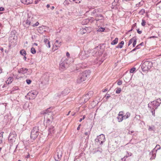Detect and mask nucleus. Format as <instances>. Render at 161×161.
I'll use <instances>...</instances> for the list:
<instances>
[{"instance_id": "45", "label": "nucleus", "mask_w": 161, "mask_h": 161, "mask_svg": "<svg viewBox=\"0 0 161 161\" xmlns=\"http://www.w3.org/2000/svg\"><path fill=\"white\" fill-rule=\"evenodd\" d=\"M105 97H106V99L107 100L110 97V96L109 94H108L107 93L105 95Z\"/></svg>"}, {"instance_id": "7", "label": "nucleus", "mask_w": 161, "mask_h": 161, "mask_svg": "<svg viewBox=\"0 0 161 161\" xmlns=\"http://www.w3.org/2000/svg\"><path fill=\"white\" fill-rule=\"evenodd\" d=\"M104 135L103 134H101L97 136V138L95 139V141L97 144L101 145L104 142Z\"/></svg>"}, {"instance_id": "14", "label": "nucleus", "mask_w": 161, "mask_h": 161, "mask_svg": "<svg viewBox=\"0 0 161 161\" xmlns=\"http://www.w3.org/2000/svg\"><path fill=\"white\" fill-rule=\"evenodd\" d=\"M28 69L26 68H21L18 70V72L20 74H25L28 71Z\"/></svg>"}, {"instance_id": "20", "label": "nucleus", "mask_w": 161, "mask_h": 161, "mask_svg": "<svg viewBox=\"0 0 161 161\" xmlns=\"http://www.w3.org/2000/svg\"><path fill=\"white\" fill-rule=\"evenodd\" d=\"M124 44V42L123 41H122L117 46H116V48H121L122 47Z\"/></svg>"}, {"instance_id": "57", "label": "nucleus", "mask_w": 161, "mask_h": 161, "mask_svg": "<svg viewBox=\"0 0 161 161\" xmlns=\"http://www.w3.org/2000/svg\"><path fill=\"white\" fill-rule=\"evenodd\" d=\"M74 2H75L77 3H80V1L79 0H75Z\"/></svg>"}, {"instance_id": "36", "label": "nucleus", "mask_w": 161, "mask_h": 161, "mask_svg": "<svg viewBox=\"0 0 161 161\" xmlns=\"http://www.w3.org/2000/svg\"><path fill=\"white\" fill-rule=\"evenodd\" d=\"M87 28H86V29H82L81 31V33L83 34L86 33V29H87Z\"/></svg>"}, {"instance_id": "26", "label": "nucleus", "mask_w": 161, "mask_h": 161, "mask_svg": "<svg viewBox=\"0 0 161 161\" xmlns=\"http://www.w3.org/2000/svg\"><path fill=\"white\" fill-rule=\"evenodd\" d=\"M92 51V55L93 56H95L97 51V47H96L93 49Z\"/></svg>"}, {"instance_id": "59", "label": "nucleus", "mask_w": 161, "mask_h": 161, "mask_svg": "<svg viewBox=\"0 0 161 161\" xmlns=\"http://www.w3.org/2000/svg\"><path fill=\"white\" fill-rule=\"evenodd\" d=\"M4 10V8L2 7H0V11H3Z\"/></svg>"}, {"instance_id": "27", "label": "nucleus", "mask_w": 161, "mask_h": 161, "mask_svg": "<svg viewBox=\"0 0 161 161\" xmlns=\"http://www.w3.org/2000/svg\"><path fill=\"white\" fill-rule=\"evenodd\" d=\"M12 81L13 78L12 77H9L6 81V83L8 84H10L12 82Z\"/></svg>"}, {"instance_id": "31", "label": "nucleus", "mask_w": 161, "mask_h": 161, "mask_svg": "<svg viewBox=\"0 0 161 161\" xmlns=\"http://www.w3.org/2000/svg\"><path fill=\"white\" fill-rule=\"evenodd\" d=\"M29 19L30 18L26 20L25 23L27 25H31L32 26V24H31L32 23V22L30 21V20Z\"/></svg>"}, {"instance_id": "5", "label": "nucleus", "mask_w": 161, "mask_h": 161, "mask_svg": "<svg viewBox=\"0 0 161 161\" xmlns=\"http://www.w3.org/2000/svg\"><path fill=\"white\" fill-rule=\"evenodd\" d=\"M39 129L38 126L34 127L31 132V138L34 140L37 138L39 135Z\"/></svg>"}, {"instance_id": "35", "label": "nucleus", "mask_w": 161, "mask_h": 161, "mask_svg": "<svg viewBox=\"0 0 161 161\" xmlns=\"http://www.w3.org/2000/svg\"><path fill=\"white\" fill-rule=\"evenodd\" d=\"M121 91V88H117L116 89V90L115 92H116V93L117 94H119V93H120Z\"/></svg>"}, {"instance_id": "37", "label": "nucleus", "mask_w": 161, "mask_h": 161, "mask_svg": "<svg viewBox=\"0 0 161 161\" xmlns=\"http://www.w3.org/2000/svg\"><path fill=\"white\" fill-rule=\"evenodd\" d=\"M145 13V10L144 9H142L139 12V13L143 15Z\"/></svg>"}, {"instance_id": "56", "label": "nucleus", "mask_w": 161, "mask_h": 161, "mask_svg": "<svg viewBox=\"0 0 161 161\" xmlns=\"http://www.w3.org/2000/svg\"><path fill=\"white\" fill-rule=\"evenodd\" d=\"M80 67L82 68V69H83L84 68H85L86 67V66H84L83 65V64H80Z\"/></svg>"}, {"instance_id": "1", "label": "nucleus", "mask_w": 161, "mask_h": 161, "mask_svg": "<svg viewBox=\"0 0 161 161\" xmlns=\"http://www.w3.org/2000/svg\"><path fill=\"white\" fill-rule=\"evenodd\" d=\"M91 73V71L89 70H86L80 74L78 76L77 79V82L78 83L85 81L89 76Z\"/></svg>"}, {"instance_id": "22", "label": "nucleus", "mask_w": 161, "mask_h": 161, "mask_svg": "<svg viewBox=\"0 0 161 161\" xmlns=\"http://www.w3.org/2000/svg\"><path fill=\"white\" fill-rule=\"evenodd\" d=\"M61 42L56 40L54 44L56 47H59L61 45Z\"/></svg>"}, {"instance_id": "3", "label": "nucleus", "mask_w": 161, "mask_h": 161, "mask_svg": "<svg viewBox=\"0 0 161 161\" xmlns=\"http://www.w3.org/2000/svg\"><path fill=\"white\" fill-rule=\"evenodd\" d=\"M153 66L152 62L149 61H146L142 64V69L143 71H147Z\"/></svg>"}, {"instance_id": "4", "label": "nucleus", "mask_w": 161, "mask_h": 161, "mask_svg": "<svg viewBox=\"0 0 161 161\" xmlns=\"http://www.w3.org/2000/svg\"><path fill=\"white\" fill-rule=\"evenodd\" d=\"M69 62L68 59L65 58H63L60 62L59 68L61 69H66L69 66Z\"/></svg>"}, {"instance_id": "48", "label": "nucleus", "mask_w": 161, "mask_h": 161, "mask_svg": "<svg viewBox=\"0 0 161 161\" xmlns=\"http://www.w3.org/2000/svg\"><path fill=\"white\" fill-rule=\"evenodd\" d=\"M122 84V81L120 80H119L117 82V84L118 85H120Z\"/></svg>"}, {"instance_id": "10", "label": "nucleus", "mask_w": 161, "mask_h": 161, "mask_svg": "<svg viewBox=\"0 0 161 161\" xmlns=\"http://www.w3.org/2000/svg\"><path fill=\"white\" fill-rule=\"evenodd\" d=\"M156 102V101H155L151 102L148 104V107L150 109H156L159 106V104L157 103Z\"/></svg>"}, {"instance_id": "15", "label": "nucleus", "mask_w": 161, "mask_h": 161, "mask_svg": "<svg viewBox=\"0 0 161 161\" xmlns=\"http://www.w3.org/2000/svg\"><path fill=\"white\" fill-rule=\"evenodd\" d=\"M99 11L98 9H95L92 12L91 15L95 17L99 14Z\"/></svg>"}, {"instance_id": "8", "label": "nucleus", "mask_w": 161, "mask_h": 161, "mask_svg": "<svg viewBox=\"0 0 161 161\" xmlns=\"http://www.w3.org/2000/svg\"><path fill=\"white\" fill-rule=\"evenodd\" d=\"M16 134L15 131L11 132L8 137V141L11 143H13L15 141L16 137Z\"/></svg>"}, {"instance_id": "29", "label": "nucleus", "mask_w": 161, "mask_h": 161, "mask_svg": "<svg viewBox=\"0 0 161 161\" xmlns=\"http://www.w3.org/2000/svg\"><path fill=\"white\" fill-rule=\"evenodd\" d=\"M136 38V37H134L130 40L128 44V46H130L132 42H133Z\"/></svg>"}, {"instance_id": "28", "label": "nucleus", "mask_w": 161, "mask_h": 161, "mask_svg": "<svg viewBox=\"0 0 161 161\" xmlns=\"http://www.w3.org/2000/svg\"><path fill=\"white\" fill-rule=\"evenodd\" d=\"M20 53L23 56L26 55V52L24 49L21 50L20 51Z\"/></svg>"}, {"instance_id": "63", "label": "nucleus", "mask_w": 161, "mask_h": 161, "mask_svg": "<svg viewBox=\"0 0 161 161\" xmlns=\"http://www.w3.org/2000/svg\"><path fill=\"white\" fill-rule=\"evenodd\" d=\"M137 49H136V47L133 49L131 51V52H133V51H135Z\"/></svg>"}, {"instance_id": "33", "label": "nucleus", "mask_w": 161, "mask_h": 161, "mask_svg": "<svg viewBox=\"0 0 161 161\" xmlns=\"http://www.w3.org/2000/svg\"><path fill=\"white\" fill-rule=\"evenodd\" d=\"M104 30H105V29L104 28L100 27L97 30V31L98 32H102L104 31Z\"/></svg>"}, {"instance_id": "60", "label": "nucleus", "mask_w": 161, "mask_h": 161, "mask_svg": "<svg viewBox=\"0 0 161 161\" xmlns=\"http://www.w3.org/2000/svg\"><path fill=\"white\" fill-rule=\"evenodd\" d=\"M136 47V49H140V45H137Z\"/></svg>"}, {"instance_id": "16", "label": "nucleus", "mask_w": 161, "mask_h": 161, "mask_svg": "<svg viewBox=\"0 0 161 161\" xmlns=\"http://www.w3.org/2000/svg\"><path fill=\"white\" fill-rule=\"evenodd\" d=\"M96 18L95 19V20L97 21L99 20H103V16L101 14H98V15L97 16V17H96Z\"/></svg>"}, {"instance_id": "23", "label": "nucleus", "mask_w": 161, "mask_h": 161, "mask_svg": "<svg viewBox=\"0 0 161 161\" xmlns=\"http://www.w3.org/2000/svg\"><path fill=\"white\" fill-rule=\"evenodd\" d=\"M160 148L161 147L159 145H157L153 149V151H154V152H155V153H156L157 150L160 149Z\"/></svg>"}, {"instance_id": "30", "label": "nucleus", "mask_w": 161, "mask_h": 161, "mask_svg": "<svg viewBox=\"0 0 161 161\" xmlns=\"http://www.w3.org/2000/svg\"><path fill=\"white\" fill-rule=\"evenodd\" d=\"M130 116V114L129 112H127L125 114L124 116V119H126Z\"/></svg>"}, {"instance_id": "61", "label": "nucleus", "mask_w": 161, "mask_h": 161, "mask_svg": "<svg viewBox=\"0 0 161 161\" xmlns=\"http://www.w3.org/2000/svg\"><path fill=\"white\" fill-rule=\"evenodd\" d=\"M80 126H81V124H80L79 125L77 129L78 130H80Z\"/></svg>"}, {"instance_id": "53", "label": "nucleus", "mask_w": 161, "mask_h": 161, "mask_svg": "<svg viewBox=\"0 0 161 161\" xmlns=\"http://www.w3.org/2000/svg\"><path fill=\"white\" fill-rule=\"evenodd\" d=\"M155 109H150L151 110V112L152 114V115L154 116H155Z\"/></svg>"}, {"instance_id": "46", "label": "nucleus", "mask_w": 161, "mask_h": 161, "mask_svg": "<svg viewBox=\"0 0 161 161\" xmlns=\"http://www.w3.org/2000/svg\"><path fill=\"white\" fill-rule=\"evenodd\" d=\"M136 68H132L130 69V72L131 73H133L134 72Z\"/></svg>"}, {"instance_id": "13", "label": "nucleus", "mask_w": 161, "mask_h": 161, "mask_svg": "<svg viewBox=\"0 0 161 161\" xmlns=\"http://www.w3.org/2000/svg\"><path fill=\"white\" fill-rule=\"evenodd\" d=\"M43 80L41 83L44 84H47L49 81V77L48 76L44 75L42 77Z\"/></svg>"}, {"instance_id": "9", "label": "nucleus", "mask_w": 161, "mask_h": 161, "mask_svg": "<svg viewBox=\"0 0 161 161\" xmlns=\"http://www.w3.org/2000/svg\"><path fill=\"white\" fill-rule=\"evenodd\" d=\"M93 92L92 91H90L83 96L81 98L82 100H84V103L87 102L90 98L93 95Z\"/></svg>"}, {"instance_id": "47", "label": "nucleus", "mask_w": 161, "mask_h": 161, "mask_svg": "<svg viewBox=\"0 0 161 161\" xmlns=\"http://www.w3.org/2000/svg\"><path fill=\"white\" fill-rule=\"evenodd\" d=\"M119 116H120V117H124V115L123 114V112L122 111H120L118 114Z\"/></svg>"}, {"instance_id": "64", "label": "nucleus", "mask_w": 161, "mask_h": 161, "mask_svg": "<svg viewBox=\"0 0 161 161\" xmlns=\"http://www.w3.org/2000/svg\"><path fill=\"white\" fill-rule=\"evenodd\" d=\"M46 7H47V8H48L50 7V5L49 4H47V6H46Z\"/></svg>"}, {"instance_id": "12", "label": "nucleus", "mask_w": 161, "mask_h": 161, "mask_svg": "<svg viewBox=\"0 0 161 161\" xmlns=\"http://www.w3.org/2000/svg\"><path fill=\"white\" fill-rule=\"evenodd\" d=\"M48 135H52L55 132V129L54 127L52 126H50L48 128Z\"/></svg>"}, {"instance_id": "24", "label": "nucleus", "mask_w": 161, "mask_h": 161, "mask_svg": "<svg viewBox=\"0 0 161 161\" xmlns=\"http://www.w3.org/2000/svg\"><path fill=\"white\" fill-rule=\"evenodd\" d=\"M118 38H116L114 40H113L111 44L112 45H114L117 44L118 42Z\"/></svg>"}, {"instance_id": "52", "label": "nucleus", "mask_w": 161, "mask_h": 161, "mask_svg": "<svg viewBox=\"0 0 161 161\" xmlns=\"http://www.w3.org/2000/svg\"><path fill=\"white\" fill-rule=\"evenodd\" d=\"M26 82L28 84H31V81L30 80L27 79L26 80Z\"/></svg>"}, {"instance_id": "43", "label": "nucleus", "mask_w": 161, "mask_h": 161, "mask_svg": "<svg viewBox=\"0 0 161 161\" xmlns=\"http://www.w3.org/2000/svg\"><path fill=\"white\" fill-rule=\"evenodd\" d=\"M136 43V38L135 39V40L133 42L132 45H133V47H134L135 46Z\"/></svg>"}, {"instance_id": "6", "label": "nucleus", "mask_w": 161, "mask_h": 161, "mask_svg": "<svg viewBox=\"0 0 161 161\" xmlns=\"http://www.w3.org/2000/svg\"><path fill=\"white\" fill-rule=\"evenodd\" d=\"M90 50H87V51H82L80 52L79 54V57L81 59H84L90 56Z\"/></svg>"}, {"instance_id": "55", "label": "nucleus", "mask_w": 161, "mask_h": 161, "mask_svg": "<svg viewBox=\"0 0 161 161\" xmlns=\"http://www.w3.org/2000/svg\"><path fill=\"white\" fill-rule=\"evenodd\" d=\"M85 117H86L85 115H84L83 117L82 118H81L79 120V121L80 122H81L82 120H83L85 119Z\"/></svg>"}, {"instance_id": "41", "label": "nucleus", "mask_w": 161, "mask_h": 161, "mask_svg": "<svg viewBox=\"0 0 161 161\" xmlns=\"http://www.w3.org/2000/svg\"><path fill=\"white\" fill-rule=\"evenodd\" d=\"M156 101L157 103H158V104H159V105H160V104L161 103V100L160 98H158L157 99V100L156 101Z\"/></svg>"}, {"instance_id": "44", "label": "nucleus", "mask_w": 161, "mask_h": 161, "mask_svg": "<svg viewBox=\"0 0 161 161\" xmlns=\"http://www.w3.org/2000/svg\"><path fill=\"white\" fill-rule=\"evenodd\" d=\"M146 22L144 19H142L141 23L142 25L144 26L146 25Z\"/></svg>"}, {"instance_id": "21", "label": "nucleus", "mask_w": 161, "mask_h": 161, "mask_svg": "<svg viewBox=\"0 0 161 161\" xmlns=\"http://www.w3.org/2000/svg\"><path fill=\"white\" fill-rule=\"evenodd\" d=\"M150 154H151L152 155V156L151 157L150 159H154L156 156V153H155V152H154V151H153V150L150 153Z\"/></svg>"}, {"instance_id": "19", "label": "nucleus", "mask_w": 161, "mask_h": 161, "mask_svg": "<svg viewBox=\"0 0 161 161\" xmlns=\"http://www.w3.org/2000/svg\"><path fill=\"white\" fill-rule=\"evenodd\" d=\"M44 41L45 43L46 44V46L48 48H50L51 46L49 41L47 39H45L44 40Z\"/></svg>"}, {"instance_id": "54", "label": "nucleus", "mask_w": 161, "mask_h": 161, "mask_svg": "<svg viewBox=\"0 0 161 161\" xmlns=\"http://www.w3.org/2000/svg\"><path fill=\"white\" fill-rule=\"evenodd\" d=\"M137 33L139 34H141L142 33V31H140L139 29H136Z\"/></svg>"}, {"instance_id": "40", "label": "nucleus", "mask_w": 161, "mask_h": 161, "mask_svg": "<svg viewBox=\"0 0 161 161\" xmlns=\"http://www.w3.org/2000/svg\"><path fill=\"white\" fill-rule=\"evenodd\" d=\"M117 5V4L115 3V2H113L112 3V8H114Z\"/></svg>"}, {"instance_id": "50", "label": "nucleus", "mask_w": 161, "mask_h": 161, "mask_svg": "<svg viewBox=\"0 0 161 161\" xmlns=\"http://www.w3.org/2000/svg\"><path fill=\"white\" fill-rule=\"evenodd\" d=\"M85 135L88 136V138L89 137V135L90 134V131H88V132H86L85 133Z\"/></svg>"}, {"instance_id": "58", "label": "nucleus", "mask_w": 161, "mask_h": 161, "mask_svg": "<svg viewBox=\"0 0 161 161\" xmlns=\"http://www.w3.org/2000/svg\"><path fill=\"white\" fill-rule=\"evenodd\" d=\"M28 0L29 1V2H28L27 1V4H30V3H31L32 2V0Z\"/></svg>"}, {"instance_id": "34", "label": "nucleus", "mask_w": 161, "mask_h": 161, "mask_svg": "<svg viewBox=\"0 0 161 161\" xmlns=\"http://www.w3.org/2000/svg\"><path fill=\"white\" fill-rule=\"evenodd\" d=\"M31 52L33 54H34L36 53V50L34 48L32 47L31 48Z\"/></svg>"}, {"instance_id": "25", "label": "nucleus", "mask_w": 161, "mask_h": 161, "mask_svg": "<svg viewBox=\"0 0 161 161\" xmlns=\"http://www.w3.org/2000/svg\"><path fill=\"white\" fill-rule=\"evenodd\" d=\"M126 155L123 158H122V160H125V158H127V157L130 156L132 155V153H129L128 151H127L126 152Z\"/></svg>"}, {"instance_id": "49", "label": "nucleus", "mask_w": 161, "mask_h": 161, "mask_svg": "<svg viewBox=\"0 0 161 161\" xmlns=\"http://www.w3.org/2000/svg\"><path fill=\"white\" fill-rule=\"evenodd\" d=\"M136 23H135L134 24H133L132 26L131 29L130 30V31H132L133 29L134 28L136 27Z\"/></svg>"}, {"instance_id": "2", "label": "nucleus", "mask_w": 161, "mask_h": 161, "mask_svg": "<svg viewBox=\"0 0 161 161\" xmlns=\"http://www.w3.org/2000/svg\"><path fill=\"white\" fill-rule=\"evenodd\" d=\"M44 124L47 126L49 125L52 122V118L51 117L52 115L51 111L49 109H47L44 112Z\"/></svg>"}, {"instance_id": "17", "label": "nucleus", "mask_w": 161, "mask_h": 161, "mask_svg": "<svg viewBox=\"0 0 161 161\" xmlns=\"http://www.w3.org/2000/svg\"><path fill=\"white\" fill-rule=\"evenodd\" d=\"M37 94V92L34 91H31L28 93V95L30 96H33V97H35Z\"/></svg>"}, {"instance_id": "51", "label": "nucleus", "mask_w": 161, "mask_h": 161, "mask_svg": "<svg viewBox=\"0 0 161 161\" xmlns=\"http://www.w3.org/2000/svg\"><path fill=\"white\" fill-rule=\"evenodd\" d=\"M20 1L22 3L27 4V0H20Z\"/></svg>"}, {"instance_id": "62", "label": "nucleus", "mask_w": 161, "mask_h": 161, "mask_svg": "<svg viewBox=\"0 0 161 161\" xmlns=\"http://www.w3.org/2000/svg\"><path fill=\"white\" fill-rule=\"evenodd\" d=\"M139 45H140V46H143L144 45V43L143 42H142Z\"/></svg>"}, {"instance_id": "11", "label": "nucleus", "mask_w": 161, "mask_h": 161, "mask_svg": "<svg viewBox=\"0 0 161 161\" xmlns=\"http://www.w3.org/2000/svg\"><path fill=\"white\" fill-rule=\"evenodd\" d=\"M70 90L68 88H67L64 90L63 92L58 93V96H64L68 94L70 92Z\"/></svg>"}, {"instance_id": "42", "label": "nucleus", "mask_w": 161, "mask_h": 161, "mask_svg": "<svg viewBox=\"0 0 161 161\" xmlns=\"http://www.w3.org/2000/svg\"><path fill=\"white\" fill-rule=\"evenodd\" d=\"M95 19H94L93 18L91 17L90 18V19H86V20H88L89 21H90V22H91L94 21Z\"/></svg>"}, {"instance_id": "18", "label": "nucleus", "mask_w": 161, "mask_h": 161, "mask_svg": "<svg viewBox=\"0 0 161 161\" xmlns=\"http://www.w3.org/2000/svg\"><path fill=\"white\" fill-rule=\"evenodd\" d=\"M62 156V152L61 151H59L57 153V157L58 158L57 159L55 158V160L56 161H59Z\"/></svg>"}, {"instance_id": "39", "label": "nucleus", "mask_w": 161, "mask_h": 161, "mask_svg": "<svg viewBox=\"0 0 161 161\" xmlns=\"http://www.w3.org/2000/svg\"><path fill=\"white\" fill-rule=\"evenodd\" d=\"M69 0H65V1L64 2V5H68L69 4Z\"/></svg>"}, {"instance_id": "38", "label": "nucleus", "mask_w": 161, "mask_h": 161, "mask_svg": "<svg viewBox=\"0 0 161 161\" xmlns=\"http://www.w3.org/2000/svg\"><path fill=\"white\" fill-rule=\"evenodd\" d=\"M31 24H32V26L33 27H35V26H37L39 25V23L38 21H37L36 22V23L35 24H34L32 22V23Z\"/></svg>"}, {"instance_id": "32", "label": "nucleus", "mask_w": 161, "mask_h": 161, "mask_svg": "<svg viewBox=\"0 0 161 161\" xmlns=\"http://www.w3.org/2000/svg\"><path fill=\"white\" fill-rule=\"evenodd\" d=\"M117 119H118V121L119 122H121L122 121L123 119H124V117H120V116L119 115L117 117Z\"/></svg>"}]
</instances>
